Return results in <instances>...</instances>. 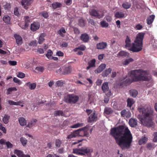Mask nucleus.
<instances>
[{
  "mask_svg": "<svg viewBox=\"0 0 157 157\" xmlns=\"http://www.w3.org/2000/svg\"><path fill=\"white\" fill-rule=\"evenodd\" d=\"M110 134L116 140L117 143L122 149L129 148L132 141V136L128 128L120 125L111 129Z\"/></svg>",
  "mask_w": 157,
  "mask_h": 157,
  "instance_id": "nucleus-1",
  "label": "nucleus"
},
{
  "mask_svg": "<svg viewBox=\"0 0 157 157\" xmlns=\"http://www.w3.org/2000/svg\"><path fill=\"white\" fill-rule=\"evenodd\" d=\"M140 113L138 118L144 125L151 127L153 125V111L151 107L141 106L138 108Z\"/></svg>",
  "mask_w": 157,
  "mask_h": 157,
  "instance_id": "nucleus-2",
  "label": "nucleus"
},
{
  "mask_svg": "<svg viewBox=\"0 0 157 157\" xmlns=\"http://www.w3.org/2000/svg\"><path fill=\"white\" fill-rule=\"evenodd\" d=\"M128 75H129V78L125 81V82L128 84L133 81H149L151 78L148 71L142 69L132 70L129 73Z\"/></svg>",
  "mask_w": 157,
  "mask_h": 157,
  "instance_id": "nucleus-3",
  "label": "nucleus"
},
{
  "mask_svg": "<svg viewBox=\"0 0 157 157\" xmlns=\"http://www.w3.org/2000/svg\"><path fill=\"white\" fill-rule=\"evenodd\" d=\"M145 34V33H139L137 35L136 39L134 41L138 52L140 51L142 49L143 40Z\"/></svg>",
  "mask_w": 157,
  "mask_h": 157,
  "instance_id": "nucleus-4",
  "label": "nucleus"
},
{
  "mask_svg": "<svg viewBox=\"0 0 157 157\" xmlns=\"http://www.w3.org/2000/svg\"><path fill=\"white\" fill-rule=\"evenodd\" d=\"M125 47L126 48H128V49L134 52H137L138 50L135 45L134 42L131 44V40L128 36L125 40Z\"/></svg>",
  "mask_w": 157,
  "mask_h": 157,
  "instance_id": "nucleus-5",
  "label": "nucleus"
},
{
  "mask_svg": "<svg viewBox=\"0 0 157 157\" xmlns=\"http://www.w3.org/2000/svg\"><path fill=\"white\" fill-rule=\"evenodd\" d=\"M79 99V97L75 94H68L65 99L66 101L68 103L75 104L77 102Z\"/></svg>",
  "mask_w": 157,
  "mask_h": 157,
  "instance_id": "nucleus-6",
  "label": "nucleus"
},
{
  "mask_svg": "<svg viewBox=\"0 0 157 157\" xmlns=\"http://www.w3.org/2000/svg\"><path fill=\"white\" fill-rule=\"evenodd\" d=\"M88 127L86 126L83 128L75 130L77 136H88Z\"/></svg>",
  "mask_w": 157,
  "mask_h": 157,
  "instance_id": "nucleus-7",
  "label": "nucleus"
},
{
  "mask_svg": "<svg viewBox=\"0 0 157 157\" xmlns=\"http://www.w3.org/2000/svg\"><path fill=\"white\" fill-rule=\"evenodd\" d=\"M25 23L24 25H23L22 23H19L18 25L23 29H26L29 25V23L32 21V20L29 18L28 16H25L24 17Z\"/></svg>",
  "mask_w": 157,
  "mask_h": 157,
  "instance_id": "nucleus-8",
  "label": "nucleus"
},
{
  "mask_svg": "<svg viewBox=\"0 0 157 157\" xmlns=\"http://www.w3.org/2000/svg\"><path fill=\"white\" fill-rule=\"evenodd\" d=\"M98 120L97 115L96 114L95 111L91 113L88 119V122L91 123L93 121H95Z\"/></svg>",
  "mask_w": 157,
  "mask_h": 157,
  "instance_id": "nucleus-9",
  "label": "nucleus"
},
{
  "mask_svg": "<svg viewBox=\"0 0 157 157\" xmlns=\"http://www.w3.org/2000/svg\"><path fill=\"white\" fill-rule=\"evenodd\" d=\"M90 13V15L96 17L98 18L102 17L103 15L100 14L96 10L94 9H91L89 10Z\"/></svg>",
  "mask_w": 157,
  "mask_h": 157,
  "instance_id": "nucleus-10",
  "label": "nucleus"
},
{
  "mask_svg": "<svg viewBox=\"0 0 157 157\" xmlns=\"http://www.w3.org/2000/svg\"><path fill=\"white\" fill-rule=\"evenodd\" d=\"M82 154H83V153H85L89 157L91 156V153L93 152L92 149L86 147H82Z\"/></svg>",
  "mask_w": 157,
  "mask_h": 157,
  "instance_id": "nucleus-11",
  "label": "nucleus"
},
{
  "mask_svg": "<svg viewBox=\"0 0 157 157\" xmlns=\"http://www.w3.org/2000/svg\"><path fill=\"white\" fill-rule=\"evenodd\" d=\"M14 37L16 40V43L19 46L22 44L23 43L22 39L20 35L15 34L14 35Z\"/></svg>",
  "mask_w": 157,
  "mask_h": 157,
  "instance_id": "nucleus-12",
  "label": "nucleus"
},
{
  "mask_svg": "<svg viewBox=\"0 0 157 157\" xmlns=\"http://www.w3.org/2000/svg\"><path fill=\"white\" fill-rule=\"evenodd\" d=\"M40 27V24L38 22H34L31 25L30 29L33 31L38 30Z\"/></svg>",
  "mask_w": 157,
  "mask_h": 157,
  "instance_id": "nucleus-13",
  "label": "nucleus"
},
{
  "mask_svg": "<svg viewBox=\"0 0 157 157\" xmlns=\"http://www.w3.org/2000/svg\"><path fill=\"white\" fill-rule=\"evenodd\" d=\"M121 116L123 117L129 118L131 116V113L128 111H126L125 109L122 110L121 112Z\"/></svg>",
  "mask_w": 157,
  "mask_h": 157,
  "instance_id": "nucleus-14",
  "label": "nucleus"
},
{
  "mask_svg": "<svg viewBox=\"0 0 157 157\" xmlns=\"http://www.w3.org/2000/svg\"><path fill=\"white\" fill-rule=\"evenodd\" d=\"M106 66V64H101L98 68L95 70L94 72L96 74L101 73L105 68Z\"/></svg>",
  "mask_w": 157,
  "mask_h": 157,
  "instance_id": "nucleus-15",
  "label": "nucleus"
},
{
  "mask_svg": "<svg viewBox=\"0 0 157 157\" xmlns=\"http://www.w3.org/2000/svg\"><path fill=\"white\" fill-rule=\"evenodd\" d=\"M18 120L19 121L20 125L23 126L26 125L27 121L26 119L23 117H20L18 118Z\"/></svg>",
  "mask_w": 157,
  "mask_h": 157,
  "instance_id": "nucleus-16",
  "label": "nucleus"
},
{
  "mask_svg": "<svg viewBox=\"0 0 157 157\" xmlns=\"http://www.w3.org/2000/svg\"><path fill=\"white\" fill-rule=\"evenodd\" d=\"M36 122L37 120L36 119H32L28 122L27 127L30 128H32L36 124Z\"/></svg>",
  "mask_w": 157,
  "mask_h": 157,
  "instance_id": "nucleus-17",
  "label": "nucleus"
},
{
  "mask_svg": "<svg viewBox=\"0 0 157 157\" xmlns=\"http://www.w3.org/2000/svg\"><path fill=\"white\" fill-rule=\"evenodd\" d=\"M89 36L86 33L82 34L80 36L81 40L84 42H87L89 40Z\"/></svg>",
  "mask_w": 157,
  "mask_h": 157,
  "instance_id": "nucleus-18",
  "label": "nucleus"
},
{
  "mask_svg": "<svg viewBox=\"0 0 157 157\" xmlns=\"http://www.w3.org/2000/svg\"><path fill=\"white\" fill-rule=\"evenodd\" d=\"M96 60L95 59H93L90 61L88 63V66L86 67V69L89 70L91 67H95V63Z\"/></svg>",
  "mask_w": 157,
  "mask_h": 157,
  "instance_id": "nucleus-19",
  "label": "nucleus"
},
{
  "mask_svg": "<svg viewBox=\"0 0 157 157\" xmlns=\"http://www.w3.org/2000/svg\"><path fill=\"white\" fill-rule=\"evenodd\" d=\"M101 89L104 93H105L108 91L109 87L108 82H105L103 83L101 86Z\"/></svg>",
  "mask_w": 157,
  "mask_h": 157,
  "instance_id": "nucleus-20",
  "label": "nucleus"
},
{
  "mask_svg": "<svg viewBox=\"0 0 157 157\" xmlns=\"http://www.w3.org/2000/svg\"><path fill=\"white\" fill-rule=\"evenodd\" d=\"M21 3L22 5L24 6V8L26 10L28 8V6L30 5V3L29 0H22Z\"/></svg>",
  "mask_w": 157,
  "mask_h": 157,
  "instance_id": "nucleus-21",
  "label": "nucleus"
},
{
  "mask_svg": "<svg viewBox=\"0 0 157 157\" xmlns=\"http://www.w3.org/2000/svg\"><path fill=\"white\" fill-rule=\"evenodd\" d=\"M137 120L134 118H131L129 121L130 125L132 127H135L137 124Z\"/></svg>",
  "mask_w": 157,
  "mask_h": 157,
  "instance_id": "nucleus-22",
  "label": "nucleus"
},
{
  "mask_svg": "<svg viewBox=\"0 0 157 157\" xmlns=\"http://www.w3.org/2000/svg\"><path fill=\"white\" fill-rule=\"evenodd\" d=\"M107 46V43L105 42H101L97 44V48L99 49L105 48Z\"/></svg>",
  "mask_w": 157,
  "mask_h": 157,
  "instance_id": "nucleus-23",
  "label": "nucleus"
},
{
  "mask_svg": "<svg viewBox=\"0 0 157 157\" xmlns=\"http://www.w3.org/2000/svg\"><path fill=\"white\" fill-rule=\"evenodd\" d=\"M26 85L31 90H33L35 89L36 85V83H31L29 82L26 83Z\"/></svg>",
  "mask_w": 157,
  "mask_h": 157,
  "instance_id": "nucleus-24",
  "label": "nucleus"
},
{
  "mask_svg": "<svg viewBox=\"0 0 157 157\" xmlns=\"http://www.w3.org/2000/svg\"><path fill=\"white\" fill-rule=\"evenodd\" d=\"M129 54L123 51H120L117 54V56L118 57H122L124 56L127 57L129 56Z\"/></svg>",
  "mask_w": 157,
  "mask_h": 157,
  "instance_id": "nucleus-25",
  "label": "nucleus"
},
{
  "mask_svg": "<svg viewBox=\"0 0 157 157\" xmlns=\"http://www.w3.org/2000/svg\"><path fill=\"white\" fill-rule=\"evenodd\" d=\"M112 71V69L110 68H109L106 69L102 73V75L103 77H107L109 75Z\"/></svg>",
  "mask_w": 157,
  "mask_h": 157,
  "instance_id": "nucleus-26",
  "label": "nucleus"
},
{
  "mask_svg": "<svg viewBox=\"0 0 157 157\" xmlns=\"http://www.w3.org/2000/svg\"><path fill=\"white\" fill-rule=\"evenodd\" d=\"M46 36V34L44 33H42L41 34L40 36L38 43L39 44H41L44 40V37Z\"/></svg>",
  "mask_w": 157,
  "mask_h": 157,
  "instance_id": "nucleus-27",
  "label": "nucleus"
},
{
  "mask_svg": "<svg viewBox=\"0 0 157 157\" xmlns=\"http://www.w3.org/2000/svg\"><path fill=\"white\" fill-rule=\"evenodd\" d=\"M122 7L124 9H127L129 8L131 6V4L130 2L125 1L122 5Z\"/></svg>",
  "mask_w": 157,
  "mask_h": 157,
  "instance_id": "nucleus-28",
  "label": "nucleus"
},
{
  "mask_svg": "<svg viewBox=\"0 0 157 157\" xmlns=\"http://www.w3.org/2000/svg\"><path fill=\"white\" fill-rule=\"evenodd\" d=\"M10 105H20V104H23V101H18L17 102H14L12 100H9L8 101Z\"/></svg>",
  "mask_w": 157,
  "mask_h": 157,
  "instance_id": "nucleus-29",
  "label": "nucleus"
},
{
  "mask_svg": "<svg viewBox=\"0 0 157 157\" xmlns=\"http://www.w3.org/2000/svg\"><path fill=\"white\" fill-rule=\"evenodd\" d=\"M3 20L5 23L7 24H10V17L7 15H6L3 17Z\"/></svg>",
  "mask_w": 157,
  "mask_h": 157,
  "instance_id": "nucleus-30",
  "label": "nucleus"
},
{
  "mask_svg": "<svg viewBox=\"0 0 157 157\" xmlns=\"http://www.w3.org/2000/svg\"><path fill=\"white\" fill-rule=\"evenodd\" d=\"M155 17V16L153 15L149 16L147 19V23L150 25L153 22Z\"/></svg>",
  "mask_w": 157,
  "mask_h": 157,
  "instance_id": "nucleus-31",
  "label": "nucleus"
},
{
  "mask_svg": "<svg viewBox=\"0 0 157 157\" xmlns=\"http://www.w3.org/2000/svg\"><path fill=\"white\" fill-rule=\"evenodd\" d=\"M147 138L146 137L144 136L142 137L139 140V144L141 145L142 144H144L146 143L147 140Z\"/></svg>",
  "mask_w": 157,
  "mask_h": 157,
  "instance_id": "nucleus-32",
  "label": "nucleus"
},
{
  "mask_svg": "<svg viewBox=\"0 0 157 157\" xmlns=\"http://www.w3.org/2000/svg\"><path fill=\"white\" fill-rule=\"evenodd\" d=\"M129 94L131 96L136 97L138 94V92L136 90L132 89L129 90Z\"/></svg>",
  "mask_w": 157,
  "mask_h": 157,
  "instance_id": "nucleus-33",
  "label": "nucleus"
},
{
  "mask_svg": "<svg viewBox=\"0 0 157 157\" xmlns=\"http://www.w3.org/2000/svg\"><path fill=\"white\" fill-rule=\"evenodd\" d=\"M71 67H66L64 68L63 74L64 75L68 74L71 72Z\"/></svg>",
  "mask_w": 157,
  "mask_h": 157,
  "instance_id": "nucleus-34",
  "label": "nucleus"
},
{
  "mask_svg": "<svg viewBox=\"0 0 157 157\" xmlns=\"http://www.w3.org/2000/svg\"><path fill=\"white\" fill-rule=\"evenodd\" d=\"M115 17L117 18H123L125 17V14L121 12H117L115 14Z\"/></svg>",
  "mask_w": 157,
  "mask_h": 157,
  "instance_id": "nucleus-35",
  "label": "nucleus"
},
{
  "mask_svg": "<svg viewBox=\"0 0 157 157\" xmlns=\"http://www.w3.org/2000/svg\"><path fill=\"white\" fill-rule=\"evenodd\" d=\"M14 153L19 157H22L24 155L23 151L20 150L16 149L14 151Z\"/></svg>",
  "mask_w": 157,
  "mask_h": 157,
  "instance_id": "nucleus-36",
  "label": "nucleus"
},
{
  "mask_svg": "<svg viewBox=\"0 0 157 157\" xmlns=\"http://www.w3.org/2000/svg\"><path fill=\"white\" fill-rule=\"evenodd\" d=\"M127 106L131 107L134 103V100L132 98H128L127 101Z\"/></svg>",
  "mask_w": 157,
  "mask_h": 157,
  "instance_id": "nucleus-37",
  "label": "nucleus"
},
{
  "mask_svg": "<svg viewBox=\"0 0 157 157\" xmlns=\"http://www.w3.org/2000/svg\"><path fill=\"white\" fill-rule=\"evenodd\" d=\"M17 90V89L15 87H10L7 89L6 94L7 95H9L11 94L12 91Z\"/></svg>",
  "mask_w": 157,
  "mask_h": 157,
  "instance_id": "nucleus-38",
  "label": "nucleus"
},
{
  "mask_svg": "<svg viewBox=\"0 0 157 157\" xmlns=\"http://www.w3.org/2000/svg\"><path fill=\"white\" fill-rule=\"evenodd\" d=\"M134 60L133 59L130 58L127 59L122 62V64L124 65H128L130 63L133 62Z\"/></svg>",
  "mask_w": 157,
  "mask_h": 157,
  "instance_id": "nucleus-39",
  "label": "nucleus"
},
{
  "mask_svg": "<svg viewBox=\"0 0 157 157\" xmlns=\"http://www.w3.org/2000/svg\"><path fill=\"white\" fill-rule=\"evenodd\" d=\"M86 48V47L83 45H82L76 48L73 49V51L75 52H77L78 50H80L82 51L84 50Z\"/></svg>",
  "mask_w": 157,
  "mask_h": 157,
  "instance_id": "nucleus-40",
  "label": "nucleus"
},
{
  "mask_svg": "<svg viewBox=\"0 0 157 157\" xmlns=\"http://www.w3.org/2000/svg\"><path fill=\"white\" fill-rule=\"evenodd\" d=\"M77 133H76L75 131L71 133L70 134L68 135L67 138L68 139H71L77 136Z\"/></svg>",
  "mask_w": 157,
  "mask_h": 157,
  "instance_id": "nucleus-41",
  "label": "nucleus"
},
{
  "mask_svg": "<svg viewBox=\"0 0 157 157\" xmlns=\"http://www.w3.org/2000/svg\"><path fill=\"white\" fill-rule=\"evenodd\" d=\"M20 141L23 146H25L27 144V140L24 137H21L20 139Z\"/></svg>",
  "mask_w": 157,
  "mask_h": 157,
  "instance_id": "nucleus-42",
  "label": "nucleus"
},
{
  "mask_svg": "<svg viewBox=\"0 0 157 157\" xmlns=\"http://www.w3.org/2000/svg\"><path fill=\"white\" fill-rule=\"evenodd\" d=\"M10 117V116L8 115H4L2 121L5 124H7L8 123Z\"/></svg>",
  "mask_w": 157,
  "mask_h": 157,
  "instance_id": "nucleus-43",
  "label": "nucleus"
},
{
  "mask_svg": "<svg viewBox=\"0 0 157 157\" xmlns=\"http://www.w3.org/2000/svg\"><path fill=\"white\" fill-rule=\"evenodd\" d=\"M42 102H36L35 104L32 107L31 109L33 111H36L37 109L38 106Z\"/></svg>",
  "mask_w": 157,
  "mask_h": 157,
  "instance_id": "nucleus-44",
  "label": "nucleus"
},
{
  "mask_svg": "<svg viewBox=\"0 0 157 157\" xmlns=\"http://www.w3.org/2000/svg\"><path fill=\"white\" fill-rule=\"evenodd\" d=\"M66 32L64 28H63L61 29L58 32V33L62 37L64 36V34Z\"/></svg>",
  "mask_w": 157,
  "mask_h": 157,
  "instance_id": "nucleus-45",
  "label": "nucleus"
},
{
  "mask_svg": "<svg viewBox=\"0 0 157 157\" xmlns=\"http://www.w3.org/2000/svg\"><path fill=\"white\" fill-rule=\"evenodd\" d=\"M113 112V110L109 108H105L104 109V113L107 115H109L112 113Z\"/></svg>",
  "mask_w": 157,
  "mask_h": 157,
  "instance_id": "nucleus-46",
  "label": "nucleus"
},
{
  "mask_svg": "<svg viewBox=\"0 0 157 157\" xmlns=\"http://www.w3.org/2000/svg\"><path fill=\"white\" fill-rule=\"evenodd\" d=\"M53 53L51 50H48L47 53L46 54V56L49 59H52Z\"/></svg>",
  "mask_w": 157,
  "mask_h": 157,
  "instance_id": "nucleus-47",
  "label": "nucleus"
},
{
  "mask_svg": "<svg viewBox=\"0 0 157 157\" xmlns=\"http://www.w3.org/2000/svg\"><path fill=\"white\" fill-rule=\"evenodd\" d=\"M61 6V4L58 2H55L52 4V8L54 9L60 7Z\"/></svg>",
  "mask_w": 157,
  "mask_h": 157,
  "instance_id": "nucleus-48",
  "label": "nucleus"
},
{
  "mask_svg": "<svg viewBox=\"0 0 157 157\" xmlns=\"http://www.w3.org/2000/svg\"><path fill=\"white\" fill-rule=\"evenodd\" d=\"M73 152L78 155L82 154L81 149H75L73 150Z\"/></svg>",
  "mask_w": 157,
  "mask_h": 157,
  "instance_id": "nucleus-49",
  "label": "nucleus"
},
{
  "mask_svg": "<svg viewBox=\"0 0 157 157\" xmlns=\"http://www.w3.org/2000/svg\"><path fill=\"white\" fill-rule=\"evenodd\" d=\"M84 125V124L82 123H78L71 126V128H77L80 127H82Z\"/></svg>",
  "mask_w": 157,
  "mask_h": 157,
  "instance_id": "nucleus-50",
  "label": "nucleus"
},
{
  "mask_svg": "<svg viewBox=\"0 0 157 157\" xmlns=\"http://www.w3.org/2000/svg\"><path fill=\"white\" fill-rule=\"evenodd\" d=\"M54 115L56 116H63L64 114L62 111L61 110H58L56 111L54 113Z\"/></svg>",
  "mask_w": 157,
  "mask_h": 157,
  "instance_id": "nucleus-51",
  "label": "nucleus"
},
{
  "mask_svg": "<svg viewBox=\"0 0 157 157\" xmlns=\"http://www.w3.org/2000/svg\"><path fill=\"white\" fill-rule=\"evenodd\" d=\"M78 25L81 27H83L85 25V22L83 19L81 18L79 20Z\"/></svg>",
  "mask_w": 157,
  "mask_h": 157,
  "instance_id": "nucleus-52",
  "label": "nucleus"
},
{
  "mask_svg": "<svg viewBox=\"0 0 157 157\" xmlns=\"http://www.w3.org/2000/svg\"><path fill=\"white\" fill-rule=\"evenodd\" d=\"M100 24L101 27L103 28L107 27L109 26V24L104 21H101Z\"/></svg>",
  "mask_w": 157,
  "mask_h": 157,
  "instance_id": "nucleus-53",
  "label": "nucleus"
},
{
  "mask_svg": "<svg viewBox=\"0 0 157 157\" xmlns=\"http://www.w3.org/2000/svg\"><path fill=\"white\" fill-rule=\"evenodd\" d=\"M35 70L37 73L42 72L44 71V68L42 67H37L36 68Z\"/></svg>",
  "mask_w": 157,
  "mask_h": 157,
  "instance_id": "nucleus-54",
  "label": "nucleus"
},
{
  "mask_svg": "<svg viewBox=\"0 0 157 157\" xmlns=\"http://www.w3.org/2000/svg\"><path fill=\"white\" fill-rule=\"evenodd\" d=\"M3 7L5 10H8L10 8L11 6L10 3H6L3 5Z\"/></svg>",
  "mask_w": 157,
  "mask_h": 157,
  "instance_id": "nucleus-55",
  "label": "nucleus"
},
{
  "mask_svg": "<svg viewBox=\"0 0 157 157\" xmlns=\"http://www.w3.org/2000/svg\"><path fill=\"white\" fill-rule=\"evenodd\" d=\"M13 81L15 83H17L19 85H20L22 83V82L16 77H14L13 78Z\"/></svg>",
  "mask_w": 157,
  "mask_h": 157,
  "instance_id": "nucleus-56",
  "label": "nucleus"
},
{
  "mask_svg": "<svg viewBox=\"0 0 157 157\" xmlns=\"http://www.w3.org/2000/svg\"><path fill=\"white\" fill-rule=\"evenodd\" d=\"M56 143L55 145L56 147H59L61 144V141L58 139H57L56 140Z\"/></svg>",
  "mask_w": 157,
  "mask_h": 157,
  "instance_id": "nucleus-57",
  "label": "nucleus"
},
{
  "mask_svg": "<svg viewBox=\"0 0 157 157\" xmlns=\"http://www.w3.org/2000/svg\"><path fill=\"white\" fill-rule=\"evenodd\" d=\"M143 27V25L140 24H138L136 25L135 29L137 30L141 29Z\"/></svg>",
  "mask_w": 157,
  "mask_h": 157,
  "instance_id": "nucleus-58",
  "label": "nucleus"
},
{
  "mask_svg": "<svg viewBox=\"0 0 157 157\" xmlns=\"http://www.w3.org/2000/svg\"><path fill=\"white\" fill-rule=\"evenodd\" d=\"M17 77L20 78H23L25 77V74L22 72H19L17 75Z\"/></svg>",
  "mask_w": 157,
  "mask_h": 157,
  "instance_id": "nucleus-59",
  "label": "nucleus"
},
{
  "mask_svg": "<svg viewBox=\"0 0 157 157\" xmlns=\"http://www.w3.org/2000/svg\"><path fill=\"white\" fill-rule=\"evenodd\" d=\"M41 14L42 16L45 18H47L48 17V14L47 12H43L41 13Z\"/></svg>",
  "mask_w": 157,
  "mask_h": 157,
  "instance_id": "nucleus-60",
  "label": "nucleus"
},
{
  "mask_svg": "<svg viewBox=\"0 0 157 157\" xmlns=\"http://www.w3.org/2000/svg\"><path fill=\"white\" fill-rule=\"evenodd\" d=\"M63 82L62 81H58L56 82V84L58 86H62L63 84Z\"/></svg>",
  "mask_w": 157,
  "mask_h": 157,
  "instance_id": "nucleus-61",
  "label": "nucleus"
},
{
  "mask_svg": "<svg viewBox=\"0 0 157 157\" xmlns=\"http://www.w3.org/2000/svg\"><path fill=\"white\" fill-rule=\"evenodd\" d=\"M6 146L8 148H11L13 146V144L10 142L8 141L6 142Z\"/></svg>",
  "mask_w": 157,
  "mask_h": 157,
  "instance_id": "nucleus-62",
  "label": "nucleus"
},
{
  "mask_svg": "<svg viewBox=\"0 0 157 157\" xmlns=\"http://www.w3.org/2000/svg\"><path fill=\"white\" fill-rule=\"evenodd\" d=\"M154 138L153 141L154 142L157 141V132H155L153 134Z\"/></svg>",
  "mask_w": 157,
  "mask_h": 157,
  "instance_id": "nucleus-63",
  "label": "nucleus"
},
{
  "mask_svg": "<svg viewBox=\"0 0 157 157\" xmlns=\"http://www.w3.org/2000/svg\"><path fill=\"white\" fill-rule=\"evenodd\" d=\"M37 51L40 54H43L44 52V50L42 48H38L37 49Z\"/></svg>",
  "mask_w": 157,
  "mask_h": 157,
  "instance_id": "nucleus-64",
  "label": "nucleus"
}]
</instances>
